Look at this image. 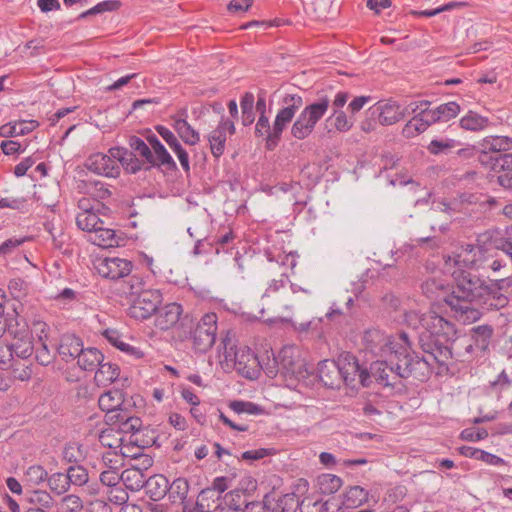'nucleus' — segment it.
<instances>
[{"mask_svg":"<svg viewBox=\"0 0 512 512\" xmlns=\"http://www.w3.org/2000/svg\"><path fill=\"white\" fill-rule=\"evenodd\" d=\"M405 322L413 329L422 328L418 338L425 354L423 357L411 352V342L407 333L389 336L376 333L381 342V359L371 364L369 372L359 364L354 355L342 354L337 359L340 378L351 386L358 380L363 387H367L373 378L379 385L394 387L403 378L413 376L418 380L425 379L433 362L446 365L453 357L452 343L457 334L455 325L434 309L425 313L408 311L405 313Z\"/></svg>","mask_w":512,"mask_h":512,"instance_id":"1","label":"nucleus"},{"mask_svg":"<svg viewBox=\"0 0 512 512\" xmlns=\"http://www.w3.org/2000/svg\"><path fill=\"white\" fill-rule=\"evenodd\" d=\"M454 279L455 286L444 302L450 307L456 320L463 324L476 322L481 312L475 307L486 285L485 281L465 269H454L448 272Z\"/></svg>","mask_w":512,"mask_h":512,"instance_id":"2","label":"nucleus"},{"mask_svg":"<svg viewBox=\"0 0 512 512\" xmlns=\"http://www.w3.org/2000/svg\"><path fill=\"white\" fill-rule=\"evenodd\" d=\"M280 104L281 108L278 110L272 126H270L267 115H259L255 125V135L266 137V147L268 150H272L277 146L283 131L302 108L304 101L303 97L298 93H285L280 99Z\"/></svg>","mask_w":512,"mask_h":512,"instance_id":"3","label":"nucleus"},{"mask_svg":"<svg viewBox=\"0 0 512 512\" xmlns=\"http://www.w3.org/2000/svg\"><path fill=\"white\" fill-rule=\"evenodd\" d=\"M330 107V97L320 96L316 101L307 104L292 123L290 134L296 140L308 138L315 130L317 123L324 117Z\"/></svg>","mask_w":512,"mask_h":512,"instance_id":"4","label":"nucleus"},{"mask_svg":"<svg viewBox=\"0 0 512 512\" xmlns=\"http://www.w3.org/2000/svg\"><path fill=\"white\" fill-rule=\"evenodd\" d=\"M189 331H179L178 338L181 341L192 340L193 348L198 353H206L215 343L217 334V315L207 313L195 326L189 325Z\"/></svg>","mask_w":512,"mask_h":512,"instance_id":"5","label":"nucleus"},{"mask_svg":"<svg viewBox=\"0 0 512 512\" xmlns=\"http://www.w3.org/2000/svg\"><path fill=\"white\" fill-rule=\"evenodd\" d=\"M220 346L219 351L225 361L233 362L238 372L247 378H253L255 368L260 365V361L249 347L237 348L230 331H227L225 336L222 337Z\"/></svg>","mask_w":512,"mask_h":512,"instance_id":"6","label":"nucleus"},{"mask_svg":"<svg viewBox=\"0 0 512 512\" xmlns=\"http://www.w3.org/2000/svg\"><path fill=\"white\" fill-rule=\"evenodd\" d=\"M486 261L485 250L481 245L467 244L461 246L452 255L445 257L444 272H452L454 269H479Z\"/></svg>","mask_w":512,"mask_h":512,"instance_id":"7","label":"nucleus"},{"mask_svg":"<svg viewBox=\"0 0 512 512\" xmlns=\"http://www.w3.org/2000/svg\"><path fill=\"white\" fill-rule=\"evenodd\" d=\"M510 287H512L511 277L495 280L490 285L486 284L476 304L486 310L504 308L509 299L503 291Z\"/></svg>","mask_w":512,"mask_h":512,"instance_id":"8","label":"nucleus"},{"mask_svg":"<svg viewBox=\"0 0 512 512\" xmlns=\"http://www.w3.org/2000/svg\"><path fill=\"white\" fill-rule=\"evenodd\" d=\"M162 300V294L159 290L147 289L131 300L128 314L136 320L149 319L155 314Z\"/></svg>","mask_w":512,"mask_h":512,"instance_id":"9","label":"nucleus"},{"mask_svg":"<svg viewBox=\"0 0 512 512\" xmlns=\"http://www.w3.org/2000/svg\"><path fill=\"white\" fill-rule=\"evenodd\" d=\"M367 114L377 117L378 123L382 126L394 125L406 117L401 105L392 99L376 102L367 110Z\"/></svg>","mask_w":512,"mask_h":512,"instance_id":"10","label":"nucleus"},{"mask_svg":"<svg viewBox=\"0 0 512 512\" xmlns=\"http://www.w3.org/2000/svg\"><path fill=\"white\" fill-rule=\"evenodd\" d=\"M183 313L182 306L178 303H168L157 309L155 312V326L160 330H169L178 323L181 329L188 326V322H192L187 316L181 317Z\"/></svg>","mask_w":512,"mask_h":512,"instance_id":"11","label":"nucleus"},{"mask_svg":"<svg viewBox=\"0 0 512 512\" xmlns=\"http://www.w3.org/2000/svg\"><path fill=\"white\" fill-rule=\"evenodd\" d=\"M86 168L100 176L108 178H117L120 175V165L117 164V159L111 155V148L108 153H93L85 163Z\"/></svg>","mask_w":512,"mask_h":512,"instance_id":"12","label":"nucleus"},{"mask_svg":"<svg viewBox=\"0 0 512 512\" xmlns=\"http://www.w3.org/2000/svg\"><path fill=\"white\" fill-rule=\"evenodd\" d=\"M95 268L103 278L118 280L129 276L132 272L133 264L125 258L106 257L99 259Z\"/></svg>","mask_w":512,"mask_h":512,"instance_id":"13","label":"nucleus"},{"mask_svg":"<svg viewBox=\"0 0 512 512\" xmlns=\"http://www.w3.org/2000/svg\"><path fill=\"white\" fill-rule=\"evenodd\" d=\"M274 364L277 366V370L270 369L269 374H274L281 371L284 374L295 375L300 372L302 367V361L300 359V353L295 346L283 347L276 356L273 357Z\"/></svg>","mask_w":512,"mask_h":512,"instance_id":"14","label":"nucleus"},{"mask_svg":"<svg viewBox=\"0 0 512 512\" xmlns=\"http://www.w3.org/2000/svg\"><path fill=\"white\" fill-rule=\"evenodd\" d=\"M9 330L13 335V340L10 345L15 358L20 360H27L30 358L34 353L35 346L33 343V337L29 332V328L26 325H23L20 328L12 330L10 325Z\"/></svg>","mask_w":512,"mask_h":512,"instance_id":"15","label":"nucleus"},{"mask_svg":"<svg viewBox=\"0 0 512 512\" xmlns=\"http://www.w3.org/2000/svg\"><path fill=\"white\" fill-rule=\"evenodd\" d=\"M264 503L271 512H296L300 506L299 498L294 492L280 495L272 491L264 496Z\"/></svg>","mask_w":512,"mask_h":512,"instance_id":"16","label":"nucleus"},{"mask_svg":"<svg viewBox=\"0 0 512 512\" xmlns=\"http://www.w3.org/2000/svg\"><path fill=\"white\" fill-rule=\"evenodd\" d=\"M227 133L233 135L235 133V125L233 121L221 119L218 126L208 136L211 153L216 158H219L224 153Z\"/></svg>","mask_w":512,"mask_h":512,"instance_id":"17","label":"nucleus"},{"mask_svg":"<svg viewBox=\"0 0 512 512\" xmlns=\"http://www.w3.org/2000/svg\"><path fill=\"white\" fill-rule=\"evenodd\" d=\"M106 423L115 428L120 436L123 434H134L139 432L142 427V420L139 417L132 416L127 410L118 414H110L105 416Z\"/></svg>","mask_w":512,"mask_h":512,"instance_id":"18","label":"nucleus"},{"mask_svg":"<svg viewBox=\"0 0 512 512\" xmlns=\"http://www.w3.org/2000/svg\"><path fill=\"white\" fill-rule=\"evenodd\" d=\"M187 111L181 110L171 116L173 127L179 137L188 145H196L200 141L199 133L186 121Z\"/></svg>","mask_w":512,"mask_h":512,"instance_id":"19","label":"nucleus"},{"mask_svg":"<svg viewBox=\"0 0 512 512\" xmlns=\"http://www.w3.org/2000/svg\"><path fill=\"white\" fill-rule=\"evenodd\" d=\"M125 400L124 393L119 389H111L100 395L98 399L99 408L106 412V415L122 413Z\"/></svg>","mask_w":512,"mask_h":512,"instance_id":"20","label":"nucleus"},{"mask_svg":"<svg viewBox=\"0 0 512 512\" xmlns=\"http://www.w3.org/2000/svg\"><path fill=\"white\" fill-rule=\"evenodd\" d=\"M156 131L164 139V141L168 144V146L171 148V150L175 153L183 170L185 172H189L190 171V163H189L188 153L182 147V145L180 144V142L178 141V139L174 135V133L170 129H168L162 125L157 126Z\"/></svg>","mask_w":512,"mask_h":512,"instance_id":"21","label":"nucleus"},{"mask_svg":"<svg viewBox=\"0 0 512 512\" xmlns=\"http://www.w3.org/2000/svg\"><path fill=\"white\" fill-rule=\"evenodd\" d=\"M111 155L117 159L120 168L122 167L129 174H135L143 168L144 162L124 147H111Z\"/></svg>","mask_w":512,"mask_h":512,"instance_id":"22","label":"nucleus"},{"mask_svg":"<svg viewBox=\"0 0 512 512\" xmlns=\"http://www.w3.org/2000/svg\"><path fill=\"white\" fill-rule=\"evenodd\" d=\"M83 349L82 340L74 334H64L58 346V353L62 360L70 362L78 358Z\"/></svg>","mask_w":512,"mask_h":512,"instance_id":"23","label":"nucleus"},{"mask_svg":"<svg viewBox=\"0 0 512 512\" xmlns=\"http://www.w3.org/2000/svg\"><path fill=\"white\" fill-rule=\"evenodd\" d=\"M102 336L114 347L118 348L120 351L130 355L136 359L142 358L144 353L137 347L126 343L123 340V335L114 328H107L103 330Z\"/></svg>","mask_w":512,"mask_h":512,"instance_id":"24","label":"nucleus"},{"mask_svg":"<svg viewBox=\"0 0 512 512\" xmlns=\"http://www.w3.org/2000/svg\"><path fill=\"white\" fill-rule=\"evenodd\" d=\"M478 148L482 152H506L512 150V137L502 135L487 136L478 143Z\"/></svg>","mask_w":512,"mask_h":512,"instance_id":"25","label":"nucleus"},{"mask_svg":"<svg viewBox=\"0 0 512 512\" xmlns=\"http://www.w3.org/2000/svg\"><path fill=\"white\" fill-rule=\"evenodd\" d=\"M245 492L235 489L226 493L218 503V512H243Z\"/></svg>","mask_w":512,"mask_h":512,"instance_id":"26","label":"nucleus"},{"mask_svg":"<svg viewBox=\"0 0 512 512\" xmlns=\"http://www.w3.org/2000/svg\"><path fill=\"white\" fill-rule=\"evenodd\" d=\"M492 334L493 329L489 325H479L473 327L471 330L473 343H469L465 346L466 352L471 353L474 346L481 351L486 350L489 346Z\"/></svg>","mask_w":512,"mask_h":512,"instance_id":"27","label":"nucleus"},{"mask_svg":"<svg viewBox=\"0 0 512 512\" xmlns=\"http://www.w3.org/2000/svg\"><path fill=\"white\" fill-rule=\"evenodd\" d=\"M144 487L146 489V494L153 501H159L164 498L168 492V479L163 475L146 477Z\"/></svg>","mask_w":512,"mask_h":512,"instance_id":"28","label":"nucleus"},{"mask_svg":"<svg viewBox=\"0 0 512 512\" xmlns=\"http://www.w3.org/2000/svg\"><path fill=\"white\" fill-rule=\"evenodd\" d=\"M104 356L97 348H83L77 358V364L84 371H95L103 362Z\"/></svg>","mask_w":512,"mask_h":512,"instance_id":"29","label":"nucleus"},{"mask_svg":"<svg viewBox=\"0 0 512 512\" xmlns=\"http://www.w3.org/2000/svg\"><path fill=\"white\" fill-rule=\"evenodd\" d=\"M491 125L488 117L482 116L474 111H468L467 114L462 116L459 120V126L471 132L483 131Z\"/></svg>","mask_w":512,"mask_h":512,"instance_id":"30","label":"nucleus"},{"mask_svg":"<svg viewBox=\"0 0 512 512\" xmlns=\"http://www.w3.org/2000/svg\"><path fill=\"white\" fill-rule=\"evenodd\" d=\"M317 370L324 385L338 386L337 380L340 378L338 361L322 360L318 363Z\"/></svg>","mask_w":512,"mask_h":512,"instance_id":"31","label":"nucleus"},{"mask_svg":"<svg viewBox=\"0 0 512 512\" xmlns=\"http://www.w3.org/2000/svg\"><path fill=\"white\" fill-rule=\"evenodd\" d=\"M88 241L102 248H109L118 245L115 231L113 229L105 228L103 225L97 227L92 234L88 235Z\"/></svg>","mask_w":512,"mask_h":512,"instance_id":"32","label":"nucleus"},{"mask_svg":"<svg viewBox=\"0 0 512 512\" xmlns=\"http://www.w3.org/2000/svg\"><path fill=\"white\" fill-rule=\"evenodd\" d=\"M147 475L133 466L121 472V483L131 491L141 490L146 483Z\"/></svg>","mask_w":512,"mask_h":512,"instance_id":"33","label":"nucleus"},{"mask_svg":"<svg viewBox=\"0 0 512 512\" xmlns=\"http://www.w3.org/2000/svg\"><path fill=\"white\" fill-rule=\"evenodd\" d=\"M120 374L118 365L107 362L101 363L95 372L94 380L98 386H107L114 382Z\"/></svg>","mask_w":512,"mask_h":512,"instance_id":"34","label":"nucleus"},{"mask_svg":"<svg viewBox=\"0 0 512 512\" xmlns=\"http://www.w3.org/2000/svg\"><path fill=\"white\" fill-rule=\"evenodd\" d=\"M449 286L448 282L445 279H438L435 276L428 278L425 282L422 283L421 288L423 293L428 298H440L443 296V299L446 295V289Z\"/></svg>","mask_w":512,"mask_h":512,"instance_id":"35","label":"nucleus"},{"mask_svg":"<svg viewBox=\"0 0 512 512\" xmlns=\"http://www.w3.org/2000/svg\"><path fill=\"white\" fill-rule=\"evenodd\" d=\"M35 121L8 123L0 127V136L4 138L28 134L35 128Z\"/></svg>","mask_w":512,"mask_h":512,"instance_id":"36","label":"nucleus"},{"mask_svg":"<svg viewBox=\"0 0 512 512\" xmlns=\"http://www.w3.org/2000/svg\"><path fill=\"white\" fill-rule=\"evenodd\" d=\"M369 493L360 486L350 487L344 494L343 504L346 508H357L368 500Z\"/></svg>","mask_w":512,"mask_h":512,"instance_id":"37","label":"nucleus"},{"mask_svg":"<svg viewBox=\"0 0 512 512\" xmlns=\"http://www.w3.org/2000/svg\"><path fill=\"white\" fill-rule=\"evenodd\" d=\"M77 227L88 235L99 226L104 225V222L98 217L95 211L78 212L76 216Z\"/></svg>","mask_w":512,"mask_h":512,"instance_id":"38","label":"nucleus"},{"mask_svg":"<svg viewBox=\"0 0 512 512\" xmlns=\"http://www.w3.org/2000/svg\"><path fill=\"white\" fill-rule=\"evenodd\" d=\"M189 491V483L185 478H177L171 484L168 483V496L172 503H184Z\"/></svg>","mask_w":512,"mask_h":512,"instance_id":"39","label":"nucleus"},{"mask_svg":"<svg viewBox=\"0 0 512 512\" xmlns=\"http://www.w3.org/2000/svg\"><path fill=\"white\" fill-rule=\"evenodd\" d=\"M27 502L33 508H43L49 510L54 506V498L46 490H33L27 496Z\"/></svg>","mask_w":512,"mask_h":512,"instance_id":"40","label":"nucleus"},{"mask_svg":"<svg viewBox=\"0 0 512 512\" xmlns=\"http://www.w3.org/2000/svg\"><path fill=\"white\" fill-rule=\"evenodd\" d=\"M46 482L51 493L57 496L64 495L70 490L66 472L52 473L50 476L48 475Z\"/></svg>","mask_w":512,"mask_h":512,"instance_id":"41","label":"nucleus"},{"mask_svg":"<svg viewBox=\"0 0 512 512\" xmlns=\"http://www.w3.org/2000/svg\"><path fill=\"white\" fill-rule=\"evenodd\" d=\"M326 121H331L334 130L339 133H346L350 131L354 125L353 117L348 116L343 110L332 111Z\"/></svg>","mask_w":512,"mask_h":512,"instance_id":"42","label":"nucleus"},{"mask_svg":"<svg viewBox=\"0 0 512 512\" xmlns=\"http://www.w3.org/2000/svg\"><path fill=\"white\" fill-rule=\"evenodd\" d=\"M459 145L460 142L452 138H436L431 140L427 146V150L432 155L448 154Z\"/></svg>","mask_w":512,"mask_h":512,"instance_id":"43","label":"nucleus"},{"mask_svg":"<svg viewBox=\"0 0 512 512\" xmlns=\"http://www.w3.org/2000/svg\"><path fill=\"white\" fill-rule=\"evenodd\" d=\"M66 474L68 477V482H69L70 487L71 486L81 487V486L88 484V482H89L88 470L82 465H78V464L70 465L66 470Z\"/></svg>","mask_w":512,"mask_h":512,"instance_id":"44","label":"nucleus"},{"mask_svg":"<svg viewBox=\"0 0 512 512\" xmlns=\"http://www.w3.org/2000/svg\"><path fill=\"white\" fill-rule=\"evenodd\" d=\"M52 298L62 308H71L75 303L81 302L83 297L80 291L64 288Z\"/></svg>","mask_w":512,"mask_h":512,"instance_id":"45","label":"nucleus"},{"mask_svg":"<svg viewBox=\"0 0 512 512\" xmlns=\"http://www.w3.org/2000/svg\"><path fill=\"white\" fill-rule=\"evenodd\" d=\"M255 97L251 92H245L240 100V107L242 112V124L244 126L251 125L255 120L254 114Z\"/></svg>","mask_w":512,"mask_h":512,"instance_id":"46","label":"nucleus"},{"mask_svg":"<svg viewBox=\"0 0 512 512\" xmlns=\"http://www.w3.org/2000/svg\"><path fill=\"white\" fill-rule=\"evenodd\" d=\"M127 279L124 280L122 284V290L125 294H128L135 298L140 293L144 292L146 289L145 282L143 278L140 275L137 274H129V276H126Z\"/></svg>","mask_w":512,"mask_h":512,"instance_id":"47","label":"nucleus"},{"mask_svg":"<svg viewBox=\"0 0 512 512\" xmlns=\"http://www.w3.org/2000/svg\"><path fill=\"white\" fill-rule=\"evenodd\" d=\"M99 441L103 447H107L109 450H121L123 438L118 435L115 428L110 426L100 433Z\"/></svg>","mask_w":512,"mask_h":512,"instance_id":"48","label":"nucleus"},{"mask_svg":"<svg viewBox=\"0 0 512 512\" xmlns=\"http://www.w3.org/2000/svg\"><path fill=\"white\" fill-rule=\"evenodd\" d=\"M318 486L323 494L330 495L340 489L342 480L333 474H322L318 477Z\"/></svg>","mask_w":512,"mask_h":512,"instance_id":"49","label":"nucleus"},{"mask_svg":"<svg viewBox=\"0 0 512 512\" xmlns=\"http://www.w3.org/2000/svg\"><path fill=\"white\" fill-rule=\"evenodd\" d=\"M84 508L81 498L74 494L63 496L57 504L56 512H82Z\"/></svg>","mask_w":512,"mask_h":512,"instance_id":"50","label":"nucleus"},{"mask_svg":"<svg viewBox=\"0 0 512 512\" xmlns=\"http://www.w3.org/2000/svg\"><path fill=\"white\" fill-rule=\"evenodd\" d=\"M197 499L199 501V506L205 510V512H211L216 510L218 503L222 498H219L215 494L214 490H211L207 487L201 490Z\"/></svg>","mask_w":512,"mask_h":512,"instance_id":"51","label":"nucleus"},{"mask_svg":"<svg viewBox=\"0 0 512 512\" xmlns=\"http://www.w3.org/2000/svg\"><path fill=\"white\" fill-rule=\"evenodd\" d=\"M101 461L105 470H120L123 465L121 450H108L102 453Z\"/></svg>","mask_w":512,"mask_h":512,"instance_id":"52","label":"nucleus"},{"mask_svg":"<svg viewBox=\"0 0 512 512\" xmlns=\"http://www.w3.org/2000/svg\"><path fill=\"white\" fill-rule=\"evenodd\" d=\"M436 115L440 122H447L455 118L461 111L460 105L455 101L440 104L435 107Z\"/></svg>","mask_w":512,"mask_h":512,"instance_id":"53","label":"nucleus"},{"mask_svg":"<svg viewBox=\"0 0 512 512\" xmlns=\"http://www.w3.org/2000/svg\"><path fill=\"white\" fill-rule=\"evenodd\" d=\"M155 164L153 166H164L168 170L176 169V163L168 153L163 144L157 146L153 151Z\"/></svg>","mask_w":512,"mask_h":512,"instance_id":"54","label":"nucleus"},{"mask_svg":"<svg viewBox=\"0 0 512 512\" xmlns=\"http://www.w3.org/2000/svg\"><path fill=\"white\" fill-rule=\"evenodd\" d=\"M129 145L145 159L146 163L155 164L153 153L149 145L143 139L133 136L129 140Z\"/></svg>","mask_w":512,"mask_h":512,"instance_id":"55","label":"nucleus"},{"mask_svg":"<svg viewBox=\"0 0 512 512\" xmlns=\"http://www.w3.org/2000/svg\"><path fill=\"white\" fill-rule=\"evenodd\" d=\"M24 475L26 481L35 486L47 481L48 478V472L41 465L29 466Z\"/></svg>","mask_w":512,"mask_h":512,"instance_id":"56","label":"nucleus"},{"mask_svg":"<svg viewBox=\"0 0 512 512\" xmlns=\"http://www.w3.org/2000/svg\"><path fill=\"white\" fill-rule=\"evenodd\" d=\"M123 484L120 483L116 487H112L108 490H105V497L113 504L121 506L126 504L129 500V495L127 491L123 488Z\"/></svg>","mask_w":512,"mask_h":512,"instance_id":"57","label":"nucleus"},{"mask_svg":"<svg viewBox=\"0 0 512 512\" xmlns=\"http://www.w3.org/2000/svg\"><path fill=\"white\" fill-rule=\"evenodd\" d=\"M100 484L105 490L116 487L121 483V472L119 470H103L99 475Z\"/></svg>","mask_w":512,"mask_h":512,"instance_id":"58","label":"nucleus"},{"mask_svg":"<svg viewBox=\"0 0 512 512\" xmlns=\"http://www.w3.org/2000/svg\"><path fill=\"white\" fill-rule=\"evenodd\" d=\"M229 407L238 414L257 415L261 412V408L258 405L248 401L235 400L230 402Z\"/></svg>","mask_w":512,"mask_h":512,"instance_id":"59","label":"nucleus"},{"mask_svg":"<svg viewBox=\"0 0 512 512\" xmlns=\"http://www.w3.org/2000/svg\"><path fill=\"white\" fill-rule=\"evenodd\" d=\"M463 3L461 2H449L447 4H444L438 8H435V9H430V10H421V11H417V10H412L410 12V14L414 15V16H418V17H433V16H436L442 12H445V11H450L456 7H460L462 6Z\"/></svg>","mask_w":512,"mask_h":512,"instance_id":"60","label":"nucleus"},{"mask_svg":"<svg viewBox=\"0 0 512 512\" xmlns=\"http://www.w3.org/2000/svg\"><path fill=\"white\" fill-rule=\"evenodd\" d=\"M88 192L99 200H104L111 196V191L105 183L101 181H90L87 185Z\"/></svg>","mask_w":512,"mask_h":512,"instance_id":"61","label":"nucleus"},{"mask_svg":"<svg viewBox=\"0 0 512 512\" xmlns=\"http://www.w3.org/2000/svg\"><path fill=\"white\" fill-rule=\"evenodd\" d=\"M9 368L12 369V374L15 379L20 381H27L32 376V369L29 365L20 364L17 360H15Z\"/></svg>","mask_w":512,"mask_h":512,"instance_id":"62","label":"nucleus"},{"mask_svg":"<svg viewBox=\"0 0 512 512\" xmlns=\"http://www.w3.org/2000/svg\"><path fill=\"white\" fill-rule=\"evenodd\" d=\"M288 281H289L288 275L285 272L281 273L279 279H272L268 283V286H267L265 292L263 293L262 298L263 299L268 298L273 293L278 292L281 288L285 287V285L287 284Z\"/></svg>","mask_w":512,"mask_h":512,"instance_id":"63","label":"nucleus"},{"mask_svg":"<svg viewBox=\"0 0 512 512\" xmlns=\"http://www.w3.org/2000/svg\"><path fill=\"white\" fill-rule=\"evenodd\" d=\"M460 437L462 440L478 442L486 439L488 437V432L484 428H466L461 432Z\"/></svg>","mask_w":512,"mask_h":512,"instance_id":"64","label":"nucleus"}]
</instances>
